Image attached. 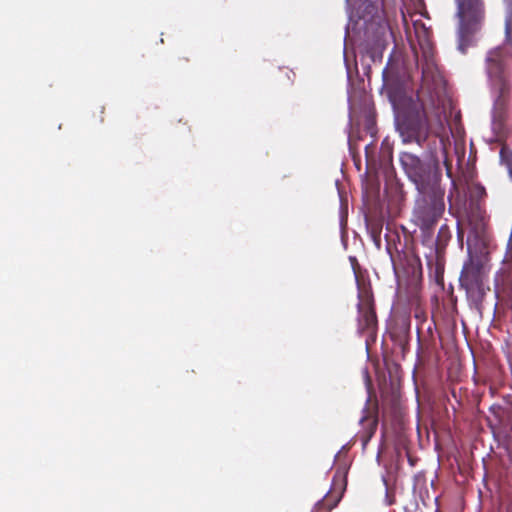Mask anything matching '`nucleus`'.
I'll return each mask as SVG.
<instances>
[{
	"label": "nucleus",
	"instance_id": "nucleus-1",
	"mask_svg": "<svg viewBox=\"0 0 512 512\" xmlns=\"http://www.w3.org/2000/svg\"><path fill=\"white\" fill-rule=\"evenodd\" d=\"M423 34L424 39L419 37L422 79L417 90V100L421 108L408 111L397 120V127L403 140L418 144L426 141L430 129L429 114L440 107L445 92V80L435 62L433 45L427 37L426 30Z\"/></svg>",
	"mask_w": 512,
	"mask_h": 512
},
{
	"label": "nucleus",
	"instance_id": "nucleus-2",
	"mask_svg": "<svg viewBox=\"0 0 512 512\" xmlns=\"http://www.w3.org/2000/svg\"><path fill=\"white\" fill-rule=\"evenodd\" d=\"M486 75L493 97L492 129L498 140H504L510 134L507 121L512 107V75L492 60Z\"/></svg>",
	"mask_w": 512,
	"mask_h": 512
},
{
	"label": "nucleus",
	"instance_id": "nucleus-3",
	"mask_svg": "<svg viewBox=\"0 0 512 512\" xmlns=\"http://www.w3.org/2000/svg\"><path fill=\"white\" fill-rule=\"evenodd\" d=\"M457 15L460 19L458 28V49L465 54L473 45L474 35L480 31L485 9L483 0H457Z\"/></svg>",
	"mask_w": 512,
	"mask_h": 512
},
{
	"label": "nucleus",
	"instance_id": "nucleus-4",
	"mask_svg": "<svg viewBox=\"0 0 512 512\" xmlns=\"http://www.w3.org/2000/svg\"><path fill=\"white\" fill-rule=\"evenodd\" d=\"M444 210V191L432 188L417 202L413 211V221L423 232H430L442 217Z\"/></svg>",
	"mask_w": 512,
	"mask_h": 512
},
{
	"label": "nucleus",
	"instance_id": "nucleus-5",
	"mask_svg": "<svg viewBox=\"0 0 512 512\" xmlns=\"http://www.w3.org/2000/svg\"><path fill=\"white\" fill-rule=\"evenodd\" d=\"M495 64L512 75V4L509 3L505 15V41L502 45L490 49L485 56V73H488L489 63Z\"/></svg>",
	"mask_w": 512,
	"mask_h": 512
},
{
	"label": "nucleus",
	"instance_id": "nucleus-6",
	"mask_svg": "<svg viewBox=\"0 0 512 512\" xmlns=\"http://www.w3.org/2000/svg\"><path fill=\"white\" fill-rule=\"evenodd\" d=\"M359 302L357 304V332L366 335L368 343L369 339L374 341L377 335L378 320L375 311L373 294L369 290L359 293Z\"/></svg>",
	"mask_w": 512,
	"mask_h": 512
},
{
	"label": "nucleus",
	"instance_id": "nucleus-7",
	"mask_svg": "<svg viewBox=\"0 0 512 512\" xmlns=\"http://www.w3.org/2000/svg\"><path fill=\"white\" fill-rule=\"evenodd\" d=\"M379 423V406L378 402L371 403L370 399L367 401V406L363 409L362 417L360 418L361 430L359 437L363 447H365L376 433Z\"/></svg>",
	"mask_w": 512,
	"mask_h": 512
},
{
	"label": "nucleus",
	"instance_id": "nucleus-8",
	"mask_svg": "<svg viewBox=\"0 0 512 512\" xmlns=\"http://www.w3.org/2000/svg\"><path fill=\"white\" fill-rule=\"evenodd\" d=\"M400 161L406 173L414 182L423 181L427 169L419 157L411 153H403Z\"/></svg>",
	"mask_w": 512,
	"mask_h": 512
},
{
	"label": "nucleus",
	"instance_id": "nucleus-9",
	"mask_svg": "<svg viewBox=\"0 0 512 512\" xmlns=\"http://www.w3.org/2000/svg\"><path fill=\"white\" fill-rule=\"evenodd\" d=\"M460 285L483 283V266L480 262L470 261L463 266L460 275Z\"/></svg>",
	"mask_w": 512,
	"mask_h": 512
},
{
	"label": "nucleus",
	"instance_id": "nucleus-10",
	"mask_svg": "<svg viewBox=\"0 0 512 512\" xmlns=\"http://www.w3.org/2000/svg\"><path fill=\"white\" fill-rule=\"evenodd\" d=\"M465 289L467 298L470 303L477 309H480L486 295V290L484 288V283L479 284H470L461 286Z\"/></svg>",
	"mask_w": 512,
	"mask_h": 512
},
{
	"label": "nucleus",
	"instance_id": "nucleus-11",
	"mask_svg": "<svg viewBox=\"0 0 512 512\" xmlns=\"http://www.w3.org/2000/svg\"><path fill=\"white\" fill-rule=\"evenodd\" d=\"M382 227L383 225L381 220L367 221L368 233L377 247H380L381 244Z\"/></svg>",
	"mask_w": 512,
	"mask_h": 512
},
{
	"label": "nucleus",
	"instance_id": "nucleus-12",
	"mask_svg": "<svg viewBox=\"0 0 512 512\" xmlns=\"http://www.w3.org/2000/svg\"><path fill=\"white\" fill-rule=\"evenodd\" d=\"M341 495H337L333 502H329V497H323L319 500L311 512H331L340 502Z\"/></svg>",
	"mask_w": 512,
	"mask_h": 512
},
{
	"label": "nucleus",
	"instance_id": "nucleus-13",
	"mask_svg": "<svg viewBox=\"0 0 512 512\" xmlns=\"http://www.w3.org/2000/svg\"><path fill=\"white\" fill-rule=\"evenodd\" d=\"M391 337L404 350L408 345L409 330L408 328H405L398 335L391 333Z\"/></svg>",
	"mask_w": 512,
	"mask_h": 512
},
{
	"label": "nucleus",
	"instance_id": "nucleus-14",
	"mask_svg": "<svg viewBox=\"0 0 512 512\" xmlns=\"http://www.w3.org/2000/svg\"><path fill=\"white\" fill-rule=\"evenodd\" d=\"M450 231L447 225H442L439 229L437 241L438 243L446 242L448 239H450Z\"/></svg>",
	"mask_w": 512,
	"mask_h": 512
},
{
	"label": "nucleus",
	"instance_id": "nucleus-15",
	"mask_svg": "<svg viewBox=\"0 0 512 512\" xmlns=\"http://www.w3.org/2000/svg\"><path fill=\"white\" fill-rule=\"evenodd\" d=\"M343 489L344 488H341V491H336L335 489H331L324 497H329V502L331 503V502H333V500L335 499V497L337 495L342 496Z\"/></svg>",
	"mask_w": 512,
	"mask_h": 512
}]
</instances>
